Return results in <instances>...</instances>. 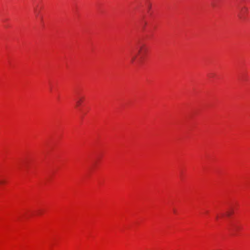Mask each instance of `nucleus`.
Here are the masks:
<instances>
[{
	"label": "nucleus",
	"instance_id": "f257e3e1",
	"mask_svg": "<svg viewBox=\"0 0 250 250\" xmlns=\"http://www.w3.org/2000/svg\"><path fill=\"white\" fill-rule=\"evenodd\" d=\"M135 51L136 52V54L132 57V62L135 60L137 55L142 56L145 54L146 51L145 44L142 42H139L135 46Z\"/></svg>",
	"mask_w": 250,
	"mask_h": 250
},
{
	"label": "nucleus",
	"instance_id": "f03ea898",
	"mask_svg": "<svg viewBox=\"0 0 250 250\" xmlns=\"http://www.w3.org/2000/svg\"><path fill=\"white\" fill-rule=\"evenodd\" d=\"M84 97H82V96H80V97H78V99L76 101V106L77 107H78L81 105L82 102L84 100Z\"/></svg>",
	"mask_w": 250,
	"mask_h": 250
},
{
	"label": "nucleus",
	"instance_id": "7ed1b4c3",
	"mask_svg": "<svg viewBox=\"0 0 250 250\" xmlns=\"http://www.w3.org/2000/svg\"><path fill=\"white\" fill-rule=\"evenodd\" d=\"M248 11V9L247 7H243L242 9H241V13L238 15V17H239L240 19H242L243 18V16H242V14L244 13H247Z\"/></svg>",
	"mask_w": 250,
	"mask_h": 250
},
{
	"label": "nucleus",
	"instance_id": "20e7f679",
	"mask_svg": "<svg viewBox=\"0 0 250 250\" xmlns=\"http://www.w3.org/2000/svg\"><path fill=\"white\" fill-rule=\"evenodd\" d=\"M232 213H233V210H228L226 212V215L228 217H229Z\"/></svg>",
	"mask_w": 250,
	"mask_h": 250
},
{
	"label": "nucleus",
	"instance_id": "39448f33",
	"mask_svg": "<svg viewBox=\"0 0 250 250\" xmlns=\"http://www.w3.org/2000/svg\"><path fill=\"white\" fill-rule=\"evenodd\" d=\"M3 183H4L3 181L0 180V185L3 184Z\"/></svg>",
	"mask_w": 250,
	"mask_h": 250
}]
</instances>
